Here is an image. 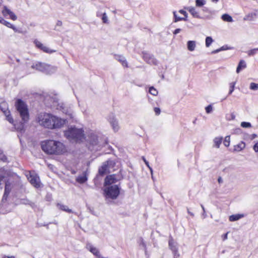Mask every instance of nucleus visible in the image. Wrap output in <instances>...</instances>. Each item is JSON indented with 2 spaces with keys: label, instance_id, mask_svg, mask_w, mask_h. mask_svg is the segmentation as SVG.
Instances as JSON below:
<instances>
[{
  "label": "nucleus",
  "instance_id": "nucleus-50",
  "mask_svg": "<svg viewBox=\"0 0 258 258\" xmlns=\"http://www.w3.org/2000/svg\"><path fill=\"white\" fill-rule=\"evenodd\" d=\"M228 233H229V232H227L226 233L222 235V238L223 241H224L227 239Z\"/></svg>",
  "mask_w": 258,
  "mask_h": 258
},
{
  "label": "nucleus",
  "instance_id": "nucleus-19",
  "mask_svg": "<svg viewBox=\"0 0 258 258\" xmlns=\"http://www.w3.org/2000/svg\"><path fill=\"white\" fill-rule=\"evenodd\" d=\"M245 147V143L243 142H240L237 145H236L234 146V151L236 152H240Z\"/></svg>",
  "mask_w": 258,
  "mask_h": 258
},
{
  "label": "nucleus",
  "instance_id": "nucleus-36",
  "mask_svg": "<svg viewBox=\"0 0 258 258\" xmlns=\"http://www.w3.org/2000/svg\"><path fill=\"white\" fill-rule=\"evenodd\" d=\"M206 4V1L205 0H196V5L197 7H201L203 6Z\"/></svg>",
  "mask_w": 258,
  "mask_h": 258
},
{
  "label": "nucleus",
  "instance_id": "nucleus-33",
  "mask_svg": "<svg viewBox=\"0 0 258 258\" xmlns=\"http://www.w3.org/2000/svg\"><path fill=\"white\" fill-rule=\"evenodd\" d=\"M173 16H174V22H177L178 21H186V18H182V17H180L179 16H177V14H176V12L175 11H174L173 12Z\"/></svg>",
  "mask_w": 258,
  "mask_h": 258
},
{
  "label": "nucleus",
  "instance_id": "nucleus-57",
  "mask_svg": "<svg viewBox=\"0 0 258 258\" xmlns=\"http://www.w3.org/2000/svg\"><path fill=\"white\" fill-rule=\"evenodd\" d=\"M3 258H15L14 256H5Z\"/></svg>",
  "mask_w": 258,
  "mask_h": 258
},
{
  "label": "nucleus",
  "instance_id": "nucleus-54",
  "mask_svg": "<svg viewBox=\"0 0 258 258\" xmlns=\"http://www.w3.org/2000/svg\"><path fill=\"white\" fill-rule=\"evenodd\" d=\"M103 13H101L100 12H98L96 14V16L97 17H100L101 18L102 17V14Z\"/></svg>",
  "mask_w": 258,
  "mask_h": 258
},
{
  "label": "nucleus",
  "instance_id": "nucleus-34",
  "mask_svg": "<svg viewBox=\"0 0 258 258\" xmlns=\"http://www.w3.org/2000/svg\"><path fill=\"white\" fill-rule=\"evenodd\" d=\"M235 84H236L235 82H231L229 84L230 89H229V91L228 93V95H231L232 93V92L234 91Z\"/></svg>",
  "mask_w": 258,
  "mask_h": 258
},
{
  "label": "nucleus",
  "instance_id": "nucleus-39",
  "mask_svg": "<svg viewBox=\"0 0 258 258\" xmlns=\"http://www.w3.org/2000/svg\"><path fill=\"white\" fill-rule=\"evenodd\" d=\"M149 93L154 96H156L158 94V91L153 87H151L149 88Z\"/></svg>",
  "mask_w": 258,
  "mask_h": 258
},
{
  "label": "nucleus",
  "instance_id": "nucleus-4",
  "mask_svg": "<svg viewBox=\"0 0 258 258\" xmlns=\"http://www.w3.org/2000/svg\"><path fill=\"white\" fill-rule=\"evenodd\" d=\"M64 136L72 142H82L85 139L84 131L82 128L71 127L64 132Z\"/></svg>",
  "mask_w": 258,
  "mask_h": 258
},
{
  "label": "nucleus",
  "instance_id": "nucleus-21",
  "mask_svg": "<svg viewBox=\"0 0 258 258\" xmlns=\"http://www.w3.org/2000/svg\"><path fill=\"white\" fill-rule=\"evenodd\" d=\"M246 67V64L245 61L243 60H241L239 61L237 68L236 69V73H239L242 69H245Z\"/></svg>",
  "mask_w": 258,
  "mask_h": 258
},
{
  "label": "nucleus",
  "instance_id": "nucleus-27",
  "mask_svg": "<svg viewBox=\"0 0 258 258\" xmlns=\"http://www.w3.org/2000/svg\"><path fill=\"white\" fill-rule=\"evenodd\" d=\"M5 115L6 116V118L7 120H8L10 123L12 124L13 125L14 124L15 122L14 121V119L11 116L10 114V111H7L6 112V113L5 114Z\"/></svg>",
  "mask_w": 258,
  "mask_h": 258
},
{
  "label": "nucleus",
  "instance_id": "nucleus-16",
  "mask_svg": "<svg viewBox=\"0 0 258 258\" xmlns=\"http://www.w3.org/2000/svg\"><path fill=\"white\" fill-rule=\"evenodd\" d=\"M1 24L4 25L8 28H10L12 29L16 32H20V31L18 30V29L13 24H12L9 22L6 21L5 19H3Z\"/></svg>",
  "mask_w": 258,
  "mask_h": 258
},
{
  "label": "nucleus",
  "instance_id": "nucleus-1",
  "mask_svg": "<svg viewBox=\"0 0 258 258\" xmlns=\"http://www.w3.org/2000/svg\"><path fill=\"white\" fill-rule=\"evenodd\" d=\"M15 107L22 119V121L14 123L13 125L17 132L22 133L25 131V123L29 120L28 106L22 100L18 99L15 102Z\"/></svg>",
  "mask_w": 258,
  "mask_h": 258
},
{
  "label": "nucleus",
  "instance_id": "nucleus-15",
  "mask_svg": "<svg viewBox=\"0 0 258 258\" xmlns=\"http://www.w3.org/2000/svg\"><path fill=\"white\" fill-rule=\"evenodd\" d=\"M87 248L93 254L96 256L98 257H100V254L99 251L97 248L95 247H93L91 244H87Z\"/></svg>",
  "mask_w": 258,
  "mask_h": 258
},
{
  "label": "nucleus",
  "instance_id": "nucleus-12",
  "mask_svg": "<svg viewBox=\"0 0 258 258\" xmlns=\"http://www.w3.org/2000/svg\"><path fill=\"white\" fill-rule=\"evenodd\" d=\"M143 59L145 61H146L148 63L150 64H155L157 63V60L154 57V56L148 53H143Z\"/></svg>",
  "mask_w": 258,
  "mask_h": 258
},
{
  "label": "nucleus",
  "instance_id": "nucleus-51",
  "mask_svg": "<svg viewBox=\"0 0 258 258\" xmlns=\"http://www.w3.org/2000/svg\"><path fill=\"white\" fill-rule=\"evenodd\" d=\"M62 25V21L60 20H57L56 23L55 27H61Z\"/></svg>",
  "mask_w": 258,
  "mask_h": 258
},
{
  "label": "nucleus",
  "instance_id": "nucleus-6",
  "mask_svg": "<svg viewBox=\"0 0 258 258\" xmlns=\"http://www.w3.org/2000/svg\"><path fill=\"white\" fill-rule=\"evenodd\" d=\"M120 194V188L117 185L105 186L104 195L106 199L115 200Z\"/></svg>",
  "mask_w": 258,
  "mask_h": 258
},
{
  "label": "nucleus",
  "instance_id": "nucleus-13",
  "mask_svg": "<svg viewBox=\"0 0 258 258\" xmlns=\"http://www.w3.org/2000/svg\"><path fill=\"white\" fill-rule=\"evenodd\" d=\"M112 163V161H107L104 162L101 167L99 169V173L101 175H103L108 171V166L111 165Z\"/></svg>",
  "mask_w": 258,
  "mask_h": 258
},
{
  "label": "nucleus",
  "instance_id": "nucleus-35",
  "mask_svg": "<svg viewBox=\"0 0 258 258\" xmlns=\"http://www.w3.org/2000/svg\"><path fill=\"white\" fill-rule=\"evenodd\" d=\"M213 42V40L211 37H207L206 38V46L209 47Z\"/></svg>",
  "mask_w": 258,
  "mask_h": 258
},
{
  "label": "nucleus",
  "instance_id": "nucleus-30",
  "mask_svg": "<svg viewBox=\"0 0 258 258\" xmlns=\"http://www.w3.org/2000/svg\"><path fill=\"white\" fill-rule=\"evenodd\" d=\"M11 12L12 11L10 9H9L7 6H4L3 8V10L2 11V13L5 17H7L9 15Z\"/></svg>",
  "mask_w": 258,
  "mask_h": 258
},
{
  "label": "nucleus",
  "instance_id": "nucleus-53",
  "mask_svg": "<svg viewBox=\"0 0 258 258\" xmlns=\"http://www.w3.org/2000/svg\"><path fill=\"white\" fill-rule=\"evenodd\" d=\"M181 31V29H179V28H177L176 29H175L174 32H173V34L174 35H176L178 33H179Z\"/></svg>",
  "mask_w": 258,
  "mask_h": 258
},
{
  "label": "nucleus",
  "instance_id": "nucleus-24",
  "mask_svg": "<svg viewBox=\"0 0 258 258\" xmlns=\"http://www.w3.org/2000/svg\"><path fill=\"white\" fill-rule=\"evenodd\" d=\"M57 206L60 210L62 211H64L70 213L73 212L72 210L71 209H70L67 206L62 205L60 204H57Z\"/></svg>",
  "mask_w": 258,
  "mask_h": 258
},
{
  "label": "nucleus",
  "instance_id": "nucleus-59",
  "mask_svg": "<svg viewBox=\"0 0 258 258\" xmlns=\"http://www.w3.org/2000/svg\"><path fill=\"white\" fill-rule=\"evenodd\" d=\"M252 136V137H251V139H254L255 138H256L257 136H256V134H252V136Z\"/></svg>",
  "mask_w": 258,
  "mask_h": 258
},
{
  "label": "nucleus",
  "instance_id": "nucleus-38",
  "mask_svg": "<svg viewBox=\"0 0 258 258\" xmlns=\"http://www.w3.org/2000/svg\"><path fill=\"white\" fill-rule=\"evenodd\" d=\"M101 19L103 23L107 24L108 23V17L106 15V13L104 12L102 14Z\"/></svg>",
  "mask_w": 258,
  "mask_h": 258
},
{
  "label": "nucleus",
  "instance_id": "nucleus-42",
  "mask_svg": "<svg viewBox=\"0 0 258 258\" xmlns=\"http://www.w3.org/2000/svg\"><path fill=\"white\" fill-rule=\"evenodd\" d=\"M249 88L251 90H256L258 89V84L254 83H251L250 84Z\"/></svg>",
  "mask_w": 258,
  "mask_h": 258
},
{
  "label": "nucleus",
  "instance_id": "nucleus-40",
  "mask_svg": "<svg viewBox=\"0 0 258 258\" xmlns=\"http://www.w3.org/2000/svg\"><path fill=\"white\" fill-rule=\"evenodd\" d=\"M240 125L243 128H249L251 126L250 123L245 121L241 122Z\"/></svg>",
  "mask_w": 258,
  "mask_h": 258
},
{
  "label": "nucleus",
  "instance_id": "nucleus-63",
  "mask_svg": "<svg viewBox=\"0 0 258 258\" xmlns=\"http://www.w3.org/2000/svg\"><path fill=\"white\" fill-rule=\"evenodd\" d=\"M3 19V18L2 17H0V23H1Z\"/></svg>",
  "mask_w": 258,
  "mask_h": 258
},
{
  "label": "nucleus",
  "instance_id": "nucleus-10",
  "mask_svg": "<svg viewBox=\"0 0 258 258\" xmlns=\"http://www.w3.org/2000/svg\"><path fill=\"white\" fill-rule=\"evenodd\" d=\"M87 140L92 146H95L98 144V137L93 131L89 133Z\"/></svg>",
  "mask_w": 258,
  "mask_h": 258
},
{
  "label": "nucleus",
  "instance_id": "nucleus-37",
  "mask_svg": "<svg viewBox=\"0 0 258 258\" xmlns=\"http://www.w3.org/2000/svg\"><path fill=\"white\" fill-rule=\"evenodd\" d=\"M258 51V48H254L247 51L248 56H253Z\"/></svg>",
  "mask_w": 258,
  "mask_h": 258
},
{
  "label": "nucleus",
  "instance_id": "nucleus-46",
  "mask_svg": "<svg viewBox=\"0 0 258 258\" xmlns=\"http://www.w3.org/2000/svg\"><path fill=\"white\" fill-rule=\"evenodd\" d=\"M142 159L143 161H144L146 165L148 167V168L150 169V171L152 172V168L149 166V162L146 160L145 158L144 157H142Z\"/></svg>",
  "mask_w": 258,
  "mask_h": 258
},
{
  "label": "nucleus",
  "instance_id": "nucleus-45",
  "mask_svg": "<svg viewBox=\"0 0 258 258\" xmlns=\"http://www.w3.org/2000/svg\"><path fill=\"white\" fill-rule=\"evenodd\" d=\"M20 203L24 205H31V202L27 199L21 200Z\"/></svg>",
  "mask_w": 258,
  "mask_h": 258
},
{
  "label": "nucleus",
  "instance_id": "nucleus-55",
  "mask_svg": "<svg viewBox=\"0 0 258 258\" xmlns=\"http://www.w3.org/2000/svg\"><path fill=\"white\" fill-rule=\"evenodd\" d=\"M220 51V48L219 49H217L216 50H213L212 52V53L213 54H214V53H218Z\"/></svg>",
  "mask_w": 258,
  "mask_h": 258
},
{
  "label": "nucleus",
  "instance_id": "nucleus-23",
  "mask_svg": "<svg viewBox=\"0 0 258 258\" xmlns=\"http://www.w3.org/2000/svg\"><path fill=\"white\" fill-rule=\"evenodd\" d=\"M11 191V187L10 185L8 183H6L5 188V192L3 196V200L4 199H6Z\"/></svg>",
  "mask_w": 258,
  "mask_h": 258
},
{
  "label": "nucleus",
  "instance_id": "nucleus-26",
  "mask_svg": "<svg viewBox=\"0 0 258 258\" xmlns=\"http://www.w3.org/2000/svg\"><path fill=\"white\" fill-rule=\"evenodd\" d=\"M0 109L3 112L4 114L6 113V112L9 111L8 105L5 102L0 103Z\"/></svg>",
  "mask_w": 258,
  "mask_h": 258
},
{
  "label": "nucleus",
  "instance_id": "nucleus-11",
  "mask_svg": "<svg viewBox=\"0 0 258 258\" xmlns=\"http://www.w3.org/2000/svg\"><path fill=\"white\" fill-rule=\"evenodd\" d=\"M117 180L115 175H108L105 179L104 186L113 185L112 184L116 183Z\"/></svg>",
  "mask_w": 258,
  "mask_h": 258
},
{
  "label": "nucleus",
  "instance_id": "nucleus-9",
  "mask_svg": "<svg viewBox=\"0 0 258 258\" xmlns=\"http://www.w3.org/2000/svg\"><path fill=\"white\" fill-rule=\"evenodd\" d=\"M34 43L35 44L36 46L42 50L43 52L48 53H52L53 52H55V50H52L47 46L44 45L41 42H40L38 40H35L34 41Z\"/></svg>",
  "mask_w": 258,
  "mask_h": 258
},
{
  "label": "nucleus",
  "instance_id": "nucleus-60",
  "mask_svg": "<svg viewBox=\"0 0 258 258\" xmlns=\"http://www.w3.org/2000/svg\"><path fill=\"white\" fill-rule=\"evenodd\" d=\"M218 181L219 183L222 182V178L221 177H219Z\"/></svg>",
  "mask_w": 258,
  "mask_h": 258
},
{
  "label": "nucleus",
  "instance_id": "nucleus-25",
  "mask_svg": "<svg viewBox=\"0 0 258 258\" xmlns=\"http://www.w3.org/2000/svg\"><path fill=\"white\" fill-rule=\"evenodd\" d=\"M223 138L222 137H217L214 139V146L219 148L220 144L222 143Z\"/></svg>",
  "mask_w": 258,
  "mask_h": 258
},
{
  "label": "nucleus",
  "instance_id": "nucleus-49",
  "mask_svg": "<svg viewBox=\"0 0 258 258\" xmlns=\"http://www.w3.org/2000/svg\"><path fill=\"white\" fill-rule=\"evenodd\" d=\"M6 159V157L3 154L2 152L1 151H0V160L5 161Z\"/></svg>",
  "mask_w": 258,
  "mask_h": 258
},
{
  "label": "nucleus",
  "instance_id": "nucleus-2",
  "mask_svg": "<svg viewBox=\"0 0 258 258\" xmlns=\"http://www.w3.org/2000/svg\"><path fill=\"white\" fill-rule=\"evenodd\" d=\"M38 122L40 125L53 129L60 127L65 120L49 113H41L38 115Z\"/></svg>",
  "mask_w": 258,
  "mask_h": 258
},
{
  "label": "nucleus",
  "instance_id": "nucleus-52",
  "mask_svg": "<svg viewBox=\"0 0 258 258\" xmlns=\"http://www.w3.org/2000/svg\"><path fill=\"white\" fill-rule=\"evenodd\" d=\"M253 148L255 152H258V142L254 145Z\"/></svg>",
  "mask_w": 258,
  "mask_h": 258
},
{
  "label": "nucleus",
  "instance_id": "nucleus-5",
  "mask_svg": "<svg viewBox=\"0 0 258 258\" xmlns=\"http://www.w3.org/2000/svg\"><path fill=\"white\" fill-rule=\"evenodd\" d=\"M31 68L46 74H53L55 73L57 70L56 67L54 66L41 62H36L34 63L31 66Z\"/></svg>",
  "mask_w": 258,
  "mask_h": 258
},
{
  "label": "nucleus",
  "instance_id": "nucleus-20",
  "mask_svg": "<svg viewBox=\"0 0 258 258\" xmlns=\"http://www.w3.org/2000/svg\"><path fill=\"white\" fill-rule=\"evenodd\" d=\"M196 46V41L189 40L187 42V46L188 50L192 51L195 49Z\"/></svg>",
  "mask_w": 258,
  "mask_h": 258
},
{
  "label": "nucleus",
  "instance_id": "nucleus-29",
  "mask_svg": "<svg viewBox=\"0 0 258 258\" xmlns=\"http://www.w3.org/2000/svg\"><path fill=\"white\" fill-rule=\"evenodd\" d=\"M87 180V178L85 173L83 175L79 176L77 178V181L80 183H83Z\"/></svg>",
  "mask_w": 258,
  "mask_h": 258
},
{
  "label": "nucleus",
  "instance_id": "nucleus-22",
  "mask_svg": "<svg viewBox=\"0 0 258 258\" xmlns=\"http://www.w3.org/2000/svg\"><path fill=\"white\" fill-rule=\"evenodd\" d=\"M243 216H244L242 214L232 215L229 217V221L231 222L236 221L242 218V217H243Z\"/></svg>",
  "mask_w": 258,
  "mask_h": 258
},
{
  "label": "nucleus",
  "instance_id": "nucleus-17",
  "mask_svg": "<svg viewBox=\"0 0 258 258\" xmlns=\"http://www.w3.org/2000/svg\"><path fill=\"white\" fill-rule=\"evenodd\" d=\"M186 9L192 15V16L197 18H200V15L199 13L196 11L194 7H189L186 8Z\"/></svg>",
  "mask_w": 258,
  "mask_h": 258
},
{
  "label": "nucleus",
  "instance_id": "nucleus-8",
  "mask_svg": "<svg viewBox=\"0 0 258 258\" xmlns=\"http://www.w3.org/2000/svg\"><path fill=\"white\" fill-rule=\"evenodd\" d=\"M168 244L169 248L172 251L174 258L179 257L180 254L178 250L177 243L174 241L173 238L171 236L169 238Z\"/></svg>",
  "mask_w": 258,
  "mask_h": 258
},
{
  "label": "nucleus",
  "instance_id": "nucleus-43",
  "mask_svg": "<svg viewBox=\"0 0 258 258\" xmlns=\"http://www.w3.org/2000/svg\"><path fill=\"white\" fill-rule=\"evenodd\" d=\"M207 113H211L213 111V107L212 105L210 104L205 108Z\"/></svg>",
  "mask_w": 258,
  "mask_h": 258
},
{
  "label": "nucleus",
  "instance_id": "nucleus-41",
  "mask_svg": "<svg viewBox=\"0 0 258 258\" xmlns=\"http://www.w3.org/2000/svg\"><path fill=\"white\" fill-rule=\"evenodd\" d=\"M230 136H226L225 138L223 144L226 147H228L230 145Z\"/></svg>",
  "mask_w": 258,
  "mask_h": 258
},
{
  "label": "nucleus",
  "instance_id": "nucleus-31",
  "mask_svg": "<svg viewBox=\"0 0 258 258\" xmlns=\"http://www.w3.org/2000/svg\"><path fill=\"white\" fill-rule=\"evenodd\" d=\"M138 243L140 246H141L145 250V254H146V244L142 238H140L138 240Z\"/></svg>",
  "mask_w": 258,
  "mask_h": 258
},
{
  "label": "nucleus",
  "instance_id": "nucleus-61",
  "mask_svg": "<svg viewBox=\"0 0 258 258\" xmlns=\"http://www.w3.org/2000/svg\"><path fill=\"white\" fill-rule=\"evenodd\" d=\"M201 207H202L203 211L204 212V213H205V210L204 207L202 205H201Z\"/></svg>",
  "mask_w": 258,
  "mask_h": 258
},
{
  "label": "nucleus",
  "instance_id": "nucleus-56",
  "mask_svg": "<svg viewBox=\"0 0 258 258\" xmlns=\"http://www.w3.org/2000/svg\"><path fill=\"white\" fill-rule=\"evenodd\" d=\"M227 49H228L227 47L226 46H223L221 47V48H220V51H221V50H226Z\"/></svg>",
  "mask_w": 258,
  "mask_h": 258
},
{
  "label": "nucleus",
  "instance_id": "nucleus-58",
  "mask_svg": "<svg viewBox=\"0 0 258 258\" xmlns=\"http://www.w3.org/2000/svg\"><path fill=\"white\" fill-rule=\"evenodd\" d=\"M187 212H188V213L189 214H190L191 216H194V214L192 213H191V212H190V211H189L188 209H187Z\"/></svg>",
  "mask_w": 258,
  "mask_h": 258
},
{
  "label": "nucleus",
  "instance_id": "nucleus-44",
  "mask_svg": "<svg viewBox=\"0 0 258 258\" xmlns=\"http://www.w3.org/2000/svg\"><path fill=\"white\" fill-rule=\"evenodd\" d=\"M9 18L13 21H15L17 19V16L12 11L9 15Z\"/></svg>",
  "mask_w": 258,
  "mask_h": 258
},
{
  "label": "nucleus",
  "instance_id": "nucleus-48",
  "mask_svg": "<svg viewBox=\"0 0 258 258\" xmlns=\"http://www.w3.org/2000/svg\"><path fill=\"white\" fill-rule=\"evenodd\" d=\"M154 112L156 115H158L160 114L161 110L158 107H155L154 109Z\"/></svg>",
  "mask_w": 258,
  "mask_h": 258
},
{
  "label": "nucleus",
  "instance_id": "nucleus-62",
  "mask_svg": "<svg viewBox=\"0 0 258 258\" xmlns=\"http://www.w3.org/2000/svg\"><path fill=\"white\" fill-rule=\"evenodd\" d=\"M219 0H212V2L217 3L218 2Z\"/></svg>",
  "mask_w": 258,
  "mask_h": 258
},
{
  "label": "nucleus",
  "instance_id": "nucleus-28",
  "mask_svg": "<svg viewBox=\"0 0 258 258\" xmlns=\"http://www.w3.org/2000/svg\"><path fill=\"white\" fill-rule=\"evenodd\" d=\"M222 19L225 22H232L233 19L229 15L225 14L222 16Z\"/></svg>",
  "mask_w": 258,
  "mask_h": 258
},
{
  "label": "nucleus",
  "instance_id": "nucleus-14",
  "mask_svg": "<svg viewBox=\"0 0 258 258\" xmlns=\"http://www.w3.org/2000/svg\"><path fill=\"white\" fill-rule=\"evenodd\" d=\"M109 121L112 127L113 130L115 132L118 131L119 128V127L118 125V121L116 120V119L115 118V117L113 116H112L109 117Z\"/></svg>",
  "mask_w": 258,
  "mask_h": 258
},
{
  "label": "nucleus",
  "instance_id": "nucleus-64",
  "mask_svg": "<svg viewBox=\"0 0 258 258\" xmlns=\"http://www.w3.org/2000/svg\"><path fill=\"white\" fill-rule=\"evenodd\" d=\"M203 216H204V218H205V217H206V215L205 213H204H204H203Z\"/></svg>",
  "mask_w": 258,
  "mask_h": 258
},
{
  "label": "nucleus",
  "instance_id": "nucleus-3",
  "mask_svg": "<svg viewBox=\"0 0 258 258\" xmlns=\"http://www.w3.org/2000/svg\"><path fill=\"white\" fill-rule=\"evenodd\" d=\"M41 148L48 154L61 155L67 152L66 148L62 143L54 140L42 142Z\"/></svg>",
  "mask_w": 258,
  "mask_h": 258
},
{
  "label": "nucleus",
  "instance_id": "nucleus-47",
  "mask_svg": "<svg viewBox=\"0 0 258 258\" xmlns=\"http://www.w3.org/2000/svg\"><path fill=\"white\" fill-rule=\"evenodd\" d=\"M179 13H180V14L184 15V18H186V21L187 18V13L185 11H184L183 10H179Z\"/></svg>",
  "mask_w": 258,
  "mask_h": 258
},
{
  "label": "nucleus",
  "instance_id": "nucleus-18",
  "mask_svg": "<svg viewBox=\"0 0 258 258\" xmlns=\"http://www.w3.org/2000/svg\"><path fill=\"white\" fill-rule=\"evenodd\" d=\"M115 58L118 61L120 62L123 66L125 67H127V62L123 56L116 55H115Z\"/></svg>",
  "mask_w": 258,
  "mask_h": 258
},
{
  "label": "nucleus",
  "instance_id": "nucleus-32",
  "mask_svg": "<svg viewBox=\"0 0 258 258\" xmlns=\"http://www.w3.org/2000/svg\"><path fill=\"white\" fill-rule=\"evenodd\" d=\"M255 16L256 14L255 13H250L245 16L243 19L245 21H252Z\"/></svg>",
  "mask_w": 258,
  "mask_h": 258
},
{
  "label": "nucleus",
  "instance_id": "nucleus-7",
  "mask_svg": "<svg viewBox=\"0 0 258 258\" xmlns=\"http://www.w3.org/2000/svg\"><path fill=\"white\" fill-rule=\"evenodd\" d=\"M26 176L28 180L33 186L36 188L40 186L39 177L34 172H29Z\"/></svg>",
  "mask_w": 258,
  "mask_h": 258
}]
</instances>
